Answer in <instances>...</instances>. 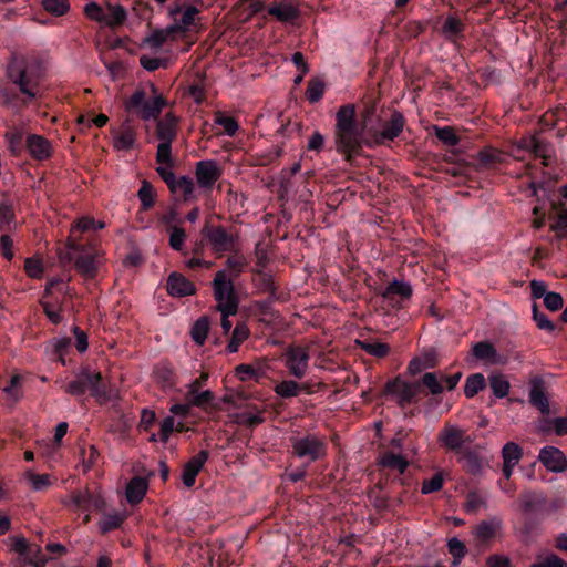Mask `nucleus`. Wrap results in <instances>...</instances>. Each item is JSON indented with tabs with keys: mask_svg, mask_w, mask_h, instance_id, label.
Instances as JSON below:
<instances>
[{
	"mask_svg": "<svg viewBox=\"0 0 567 567\" xmlns=\"http://www.w3.org/2000/svg\"><path fill=\"white\" fill-rule=\"evenodd\" d=\"M167 292L173 297H187L196 293L195 285L185 276L178 272H172L167 278Z\"/></svg>",
	"mask_w": 567,
	"mask_h": 567,
	"instance_id": "24",
	"label": "nucleus"
},
{
	"mask_svg": "<svg viewBox=\"0 0 567 567\" xmlns=\"http://www.w3.org/2000/svg\"><path fill=\"white\" fill-rule=\"evenodd\" d=\"M530 567H567V563L556 555H550Z\"/></svg>",
	"mask_w": 567,
	"mask_h": 567,
	"instance_id": "64",
	"label": "nucleus"
},
{
	"mask_svg": "<svg viewBox=\"0 0 567 567\" xmlns=\"http://www.w3.org/2000/svg\"><path fill=\"white\" fill-rule=\"evenodd\" d=\"M503 153L493 147H486L477 153V161L484 166H493L502 161Z\"/></svg>",
	"mask_w": 567,
	"mask_h": 567,
	"instance_id": "46",
	"label": "nucleus"
},
{
	"mask_svg": "<svg viewBox=\"0 0 567 567\" xmlns=\"http://www.w3.org/2000/svg\"><path fill=\"white\" fill-rule=\"evenodd\" d=\"M391 295H399L402 298H410L412 296V288L404 281L394 280L392 281L383 292V297Z\"/></svg>",
	"mask_w": 567,
	"mask_h": 567,
	"instance_id": "48",
	"label": "nucleus"
},
{
	"mask_svg": "<svg viewBox=\"0 0 567 567\" xmlns=\"http://www.w3.org/2000/svg\"><path fill=\"white\" fill-rule=\"evenodd\" d=\"M209 329L210 322L206 316H203L199 319H197L190 329V337L193 341L198 346H203L207 339Z\"/></svg>",
	"mask_w": 567,
	"mask_h": 567,
	"instance_id": "34",
	"label": "nucleus"
},
{
	"mask_svg": "<svg viewBox=\"0 0 567 567\" xmlns=\"http://www.w3.org/2000/svg\"><path fill=\"white\" fill-rule=\"evenodd\" d=\"M123 523V516L118 513L104 514L103 519L100 522V532L107 534L118 528Z\"/></svg>",
	"mask_w": 567,
	"mask_h": 567,
	"instance_id": "47",
	"label": "nucleus"
},
{
	"mask_svg": "<svg viewBox=\"0 0 567 567\" xmlns=\"http://www.w3.org/2000/svg\"><path fill=\"white\" fill-rule=\"evenodd\" d=\"M10 549L21 556H28L32 551V545L22 536L10 537Z\"/></svg>",
	"mask_w": 567,
	"mask_h": 567,
	"instance_id": "58",
	"label": "nucleus"
},
{
	"mask_svg": "<svg viewBox=\"0 0 567 567\" xmlns=\"http://www.w3.org/2000/svg\"><path fill=\"white\" fill-rule=\"evenodd\" d=\"M326 91V84L318 78L310 79L306 90V97L310 103L319 102Z\"/></svg>",
	"mask_w": 567,
	"mask_h": 567,
	"instance_id": "40",
	"label": "nucleus"
},
{
	"mask_svg": "<svg viewBox=\"0 0 567 567\" xmlns=\"http://www.w3.org/2000/svg\"><path fill=\"white\" fill-rule=\"evenodd\" d=\"M292 454L299 458L315 462L327 453V445L322 437L316 434H307L291 439Z\"/></svg>",
	"mask_w": 567,
	"mask_h": 567,
	"instance_id": "10",
	"label": "nucleus"
},
{
	"mask_svg": "<svg viewBox=\"0 0 567 567\" xmlns=\"http://www.w3.org/2000/svg\"><path fill=\"white\" fill-rule=\"evenodd\" d=\"M125 114L126 118L114 142L115 147L120 151H128L135 144V121L142 118V89L140 86L136 87L130 100L125 102Z\"/></svg>",
	"mask_w": 567,
	"mask_h": 567,
	"instance_id": "3",
	"label": "nucleus"
},
{
	"mask_svg": "<svg viewBox=\"0 0 567 567\" xmlns=\"http://www.w3.org/2000/svg\"><path fill=\"white\" fill-rule=\"evenodd\" d=\"M472 353L476 359L489 362L492 364L502 362L495 347L488 341H481L475 343L472 347Z\"/></svg>",
	"mask_w": 567,
	"mask_h": 567,
	"instance_id": "31",
	"label": "nucleus"
},
{
	"mask_svg": "<svg viewBox=\"0 0 567 567\" xmlns=\"http://www.w3.org/2000/svg\"><path fill=\"white\" fill-rule=\"evenodd\" d=\"M40 306L51 323L60 324L62 322V320H63V316L61 315L62 305L59 306V309H55V307L52 302L40 300Z\"/></svg>",
	"mask_w": 567,
	"mask_h": 567,
	"instance_id": "53",
	"label": "nucleus"
},
{
	"mask_svg": "<svg viewBox=\"0 0 567 567\" xmlns=\"http://www.w3.org/2000/svg\"><path fill=\"white\" fill-rule=\"evenodd\" d=\"M43 74L42 65L38 61H23L21 64H11L8 69V78L18 86L21 94L29 100H35L39 95V82Z\"/></svg>",
	"mask_w": 567,
	"mask_h": 567,
	"instance_id": "2",
	"label": "nucleus"
},
{
	"mask_svg": "<svg viewBox=\"0 0 567 567\" xmlns=\"http://www.w3.org/2000/svg\"><path fill=\"white\" fill-rule=\"evenodd\" d=\"M282 357L285 365L292 377L302 379L306 375L310 359L308 347L290 346Z\"/></svg>",
	"mask_w": 567,
	"mask_h": 567,
	"instance_id": "11",
	"label": "nucleus"
},
{
	"mask_svg": "<svg viewBox=\"0 0 567 567\" xmlns=\"http://www.w3.org/2000/svg\"><path fill=\"white\" fill-rule=\"evenodd\" d=\"M125 499L130 505H136L142 502V475H134V477L127 483L125 488Z\"/></svg>",
	"mask_w": 567,
	"mask_h": 567,
	"instance_id": "35",
	"label": "nucleus"
},
{
	"mask_svg": "<svg viewBox=\"0 0 567 567\" xmlns=\"http://www.w3.org/2000/svg\"><path fill=\"white\" fill-rule=\"evenodd\" d=\"M334 143L337 152L344 155L348 162L361 147V132L355 122L353 104L340 106L336 114Z\"/></svg>",
	"mask_w": 567,
	"mask_h": 567,
	"instance_id": "1",
	"label": "nucleus"
},
{
	"mask_svg": "<svg viewBox=\"0 0 567 567\" xmlns=\"http://www.w3.org/2000/svg\"><path fill=\"white\" fill-rule=\"evenodd\" d=\"M0 254L8 261H11L14 257L13 240L7 234L0 235Z\"/></svg>",
	"mask_w": 567,
	"mask_h": 567,
	"instance_id": "63",
	"label": "nucleus"
},
{
	"mask_svg": "<svg viewBox=\"0 0 567 567\" xmlns=\"http://www.w3.org/2000/svg\"><path fill=\"white\" fill-rule=\"evenodd\" d=\"M13 86H4L0 89V104L19 113L28 107L33 100H29L27 95H20Z\"/></svg>",
	"mask_w": 567,
	"mask_h": 567,
	"instance_id": "26",
	"label": "nucleus"
},
{
	"mask_svg": "<svg viewBox=\"0 0 567 567\" xmlns=\"http://www.w3.org/2000/svg\"><path fill=\"white\" fill-rule=\"evenodd\" d=\"M533 319L539 329L549 332L555 330V324L549 320V318L545 313L538 310L536 303L533 306Z\"/></svg>",
	"mask_w": 567,
	"mask_h": 567,
	"instance_id": "61",
	"label": "nucleus"
},
{
	"mask_svg": "<svg viewBox=\"0 0 567 567\" xmlns=\"http://www.w3.org/2000/svg\"><path fill=\"white\" fill-rule=\"evenodd\" d=\"M300 0L272 2L268 7V14L281 23H293L300 18Z\"/></svg>",
	"mask_w": 567,
	"mask_h": 567,
	"instance_id": "16",
	"label": "nucleus"
},
{
	"mask_svg": "<svg viewBox=\"0 0 567 567\" xmlns=\"http://www.w3.org/2000/svg\"><path fill=\"white\" fill-rule=\"evenodd\" d=\"M250 336L249 328L245 323H239L235 327L231 338L227 344V350L230 353L238 351L240 344L246 341Z\"/></svg>",
	"mask_w": 567,
	"mask_h": 567,
	"instance_id": "37",
	"label": "nucleus"
},
{
	"mask_svg": "<svg viewBox=\"0 0 567 567\" xmlns=\"http://www.w3.org/2000/svg\"><path fill=\"white\" fill-rule=\"evenodd\" d=\"M199 10L192 4L179 6L174 4L169 7V16L173 18L174 23L171 25L173 31L187 32L196 24L199 19Z\"/></svg>",
	"mask_w": 567,
	"mask_h": 567,
	"instance_id": "12",
	"label": "nucleus"
},
{
	"mask_svg": "<svg viewBox=\"0 0 567 567\" xmlns=\"http://www.w3.org/2000/svg\"><path fill=\"white\" fill-rule=\"evenodd\" d=\"M207 458L208 453L200 451L185 464L182 473V482L186 487H192L195 484L196 476L203 468Z\"/></svg>",
	"mask_w": 567,
	"mask_h": 567,
	"instance_id": "27",
	"label": "nucleus"
},
{
	"mask_svg": "<svg viewBox=\"0 0 567 567\" xmlns=\"http://www.w3.org/2000/svg\"><path fill=\"white\" fill-rule=\"evenodd\" d=\"M24 557L27 563L33 567H44L48 563V558L42 554V549L38 545H32V551Z\"/></svg>",
	"mask_w": 567,
	"mask_h": 567,
	"instance_id": "62",
	"label": "nucleus"
},
{
	"mask_svg": "<svg viewBox=\"0 0 567 567\" xmlns=\"http://www.w3.org/2000/svg\"><path fill=\"white\" fill-rule=\"evenodd\" d=\"M150 95L144 92V120L158 118L162 112L173 109L162 92L155 87L154 83L148 84Z\"/></svg>",
	"mask_w": 567,
	"mask_h": 567,
	"instance_id": "17",
	"label": "nucleus"
},
{
	"mask_svg": "<svg viewBox=\"0 0 567 567\" xmlns=\"http://www.w3.org/2000/svg\"><path fill=\"white\" fill-rule=\"evenodd\" d=\"M405 126V118L399 111H393L390 118L383 124L381 131H377L372 134V141L368 142L369 146L382 145L385 142L393 141L396 138Z\"/></svg>",
	"mask_w": 567,
	"mask_h": 567,
	"instance_id": "13",
	"label": "nucleus"
},
{
	"mask_svg": "<svg viewBox=\"0 0 567 567\" xmlns=\"http://www.w3.org/2000/svg\"><path fill=\"white\" fill-rule=\"evenodd\" d=\"M21 383V375L14 374L11 377L9 383L3 388V392L13 401V403L18 402L22 398V393L19 391Z\"/></svg>",
	"mask_w": 567,
	"mask_h": 567,
	"instance_id": "52",
	"label": "nucleus"
},
{
	"mask_svg": "<svg viewBox=\"0 0 567 567\" xmlns=\"http://www.w3.org/2000/svg\"><path fill=\"white\" fill-rule=\"evenodd\" d=\"M518 147L529 151L535 157L542 158L544 166H548L551 161V150L548 144L544 143L536 136L523 137L518 142Z\"/></svg>",
	"mask_w": 567,
	"mask_h": 567,
	"instance_id": "25",
	"label": "nucleus"
},
{
	"mask_svg": "<svg viewBox=\"0 0 567 567\" xmlns=\"http://www.w3.org/2000/svg\"><path fill=\"white\" fill-rule=\"evenodd\" d=\"M178 117L173 109L166 110L164 116L157 118L156 137L161 141L156 152L157 164H169L172 162V142L177 135Z\"/></svg>",
	"mask_w": 567,
	"mask_h": 567,
	"instance_id": "5",
	"label": "nucleus"
},
{
	"mask_svg": "<svg viewBox=\"0 0 567 567\" xmlns=\"http://www.w3.org/2000/svg\"><path fill=\"white\" fill-rule=\"evenodd\" d=\"M305 388L303 384H299L293 380H284L274 388V391L278 396L288 399L299 395Z\"/></svg>",
	"mask_w": 567,
	"mask_h": 567,
	"instance_id": "36",
	"label": "nucleus"
},
{
	"mask_svg": "<svg viewBox=\"0 0 567 567\" xmlns=\"http://www.w3.org/2000/svg\"><path fill=\"white\" fill-rule=\"evenodd\" d=\"M207 380H208V373L203 372L197 379H195L193 382H190L187 385L185 399L192 400V402L197 408H205L214 399V394L212 391H209V390L200 391V388L207 382Z\"/></svg>",
	"mask_w": 567,
	"mask_h": 567,
	"instance_id": "19",
	"label": "nucleus"
},
{
	"mask_svg": "<svg viewBox=\"0 0 567 567\" xmlns=\"http://www.w3.org/2000/svg\"><path fill=\"white\" fill-rule=\"evenodd\" d=\"M85 16L101 24L115 29L123 25L127 20V12L124 7L107 2L105 7L96 2H90L84 8Z\"/></svg>",
	"mask_w": 567,
	"mask_h": 567,
	"instance_id": "8",
	"label": "nucleus"
},
{
	"mask_svg": "<svg viewBox=\"0 0 567 567\" xmlns=\"http://www.w3.org/2000/svg\"><path fill=\"white\" fill-rule=\"evenodd\" d=\"M378 465L383 468L396 471L399 474H403L409 466V461L401 454L384 452L380 454Z\"/></svg>",
	"mask_w": 567,
	"mask_h": 567,
	"instance_id": "29",
	"label": "nucleus"
},
{
	"mask_svg": "<svg viewBox=\"0 0 567 567\" xmlns=\"http://www.w3.org/2000/svg\"><path fill=\"white\" fill-rule=\"evenodd\" d=\"M25 147L30 156L39 162L51 158L53 147L51 142L42 135L30 134L25 140Z\"/></svg>",
	"mask_w": 567,
	"mask_h": 567,
	"instance_id": "20",
	"label": "nucleus"
},
{
	"mask_svg": "<svg viewBox=\"0 0 567 567\" xmlns=\"http://www.w3.org/2000/svg\"><path fill=\"white\" fill-rule=\"evenodd\" d=\"M486 385L485 378L482 373H474L467 377L464 385V394L466 398L475 396Z\"/></svg>",
	"mask_w": 567,
	"mask_h": 567,
	"instance_id": "39",
	"label": "nucleus"
},
{
	"mask_svg": "<svg viewBox=\"0 0 567 567\" xmlns=\"http://www.w3.org/2000/svg\"><path fill=\"white\" fill-rule=\"evenodd\" d=\"M16 214L10 199L0 200V233L10 231L16 228Z\"/></svg>",
	"mask_w": 567,
	"mask_h": 567,
	"instance_id": "32",
	"label": "nucleus"
},
{
	"mask_svg": "<svg viewBox=\"0 0 567 567\" xmlns=\"http://www.w3.org/2000/svg\"><path fill=\"white\" fill-rule=\"evenodd\" d=\"M214 121L224 128L228 136H234L239 128L237 121L233 116H226L220 111L215 112Z\"/></svg>",
	"mask_w": 567,
	"mask_h": 567,
	"instance_id": "42",
	"label": "nucleus"
},
{
	"mask_svg": "<svg viewBox=\"0 0 567 567\" xmlns=\"http://www.w3.org/2000/svg\"><path fill=\"white\" fill-rule=\"evenodd\" d=\"M384 393L394 396L398 404L404 408L419 394V386L400 378H395L386 382Z\"/></svg>",
	"mask_w": 567,
	"mask_h": 567,
	"instance_id": "15",
	"label": "nucleus"
},
{
	"mask_svg": "<svg viewBox=\"0 0 567 567\" xmlns=\"http://www.w3.org/2000/svg\"><path fill=\"white\" fill-rule=\"evenodd\" d=\"M186 239V233L181 227H173L169 234V246L172 249L181 251Z\"/></svg>",
	"mask_w": 567,
	"mask_h": 567,
	"instance_id": "60",
	"label": "nucleus"
},
{
	"mask_svg": "<svg viewBox=\"0 0 567 567\" xmlns=\"http://www.w3.org/2000/svg\"><path fill=\"white\" fill-rule=\"evenodd\" d=\"M173 164V161L169 164H157V174L165 182L172 194L182 195L185 202L193 199L195 192V183L193 178L186 175L176 177L172 171Z\"/></svg>",
	"mask_w": 567,
	"mask_h": 567,
	"instance_id": "9",
	"label": "nucleus"
},
{
	"mask_svg": "<svg viewBox=\"0 0 567 567\" xmlns=\"http://www.w3.org/2000/svg\"><path fill=\"white\" fill-rule=\"evenodd\" d=\"M359 344L360 348L364 350L368 354L377 358H384L390 352V347L388 343L361 341L359 342Z\"/></svg>",
	"mask_w": 567,
	"mask_h": 567,
	"instance_id": "45",
	"label": "nucleus"
},
{
	"mask_svg": "<svg viewBox=\"0 0 567 567\" xmlns=\"http://www.w3.org/2000/svg\"><path fill=\"white\" fill-rule=\"evenodd\" d=\"M439 442L447 450H460L466 442H470L466 431L446 423L439 434Z\"/></svg>",
	"mask_w": 567,
	"mask_h": 567,
	"instance_id": "21",
	"label": "nucleus"
},
{
	"mask_svg": "<svg viewBox=\"0 0 567 567\" xmlns=\"http://www.w3.org/2000/svg\"><path fill=\"white\" fill-rule=\"evenodd\" d=\"M207 238L213 247V250L218 255L233 250L237 239L236 236L227 233L224 227L213 228L207 234Z\"/></svg>",
	"mask_w": 567,
	"mask_h": 567,
	"instance_id": "23",
	"label": "nucleus"
},
{
	"mask_svg": "<svg viewBox=\"0 0 567 567\" xmlns=\"http://www.w3.org/2000/svg\"><path fill=\"white\" fill-rule=\"evenodd\" d=\"M497 527L498 523L483 520L476 526L474 537L480 544H488L495 537Z\"/></svg>",
	"mask_w": 567,
	"mask_h": 567,
	"instance_id": "33",
	"label": "nucleus"
},
{
	"mask_svg": "<svg viewBox=\"0 0 567 567\" xmlns=\"http://www.w3.org/2000/svg\"><path fill=\"white\" fill-rule=\"evenodd\" d=\"M42 6L47 12L55 17H62L70 10L69 0H42Z\"/></svg>",
	"mask_w": 567,
	"mask_h": 567,
	"instance_id": "43",
	"label": "nucleus"
},
{
	"mask_svg": "<svg viewBox=\"0 0 567 567\" xmlns=\"http://www.w3.org/2000/svg\"><path fill=\"white\" fill-rule=\"evenodd\" d=\"M255 284L259 290L262 292L275 295L276 292V285L275 279L271 275L265 274V272H258L255 278Z\"/></svg>",
	"mask_w": 567,
	"mask_h": 567,
	"instance_id": "51",
	"label": "nucleus"
},
{
	"mask_svg": "<svg viewBox=\"0 0 567 567\" xmlns=\"http://www.w3.org/2000/svg\"><path fill=\"white\" fill-rule=\"evenodd\" d=\"M449 553L454 558V564L458 565L466 554V547L458 538H451L447 543Z\"/></svg>",
	"mask_w": 567,
	"mask_h": 567,
	"instance_id": "55",
	"label": "nucleus"
},
{
	"mask_svg": "<svg viewBox=\"0 0 567 567\" xmlns=\"http://www.w3.org/2000/svg\"><path fill=\"white\" fill-rule=\"evenodd\" d=\"M485 507V499L477 493H470L464 504V509L470 514H476Z\"/></svg>",
	"mask_w": 567,
	"mask_h": 567,
	"instance_id": "59",
	"label": "nucleus"
},
{
	"mask_svg": "<svg viewBox=\"0 0 567 567\" xmlns=\"http://www.w3.org/2000/svg\"><path fill=\"white\" fill-rule=\"evenodd\" d=\"M92 492L89 489H78L74 491L71 495L72 504L83 511V512H90V498H91Z\"/></svg>",
	"mask_w": 567,
	"mask_h": 567,
	"instance_id": "50",
	"label": "nucleus"
},
{
	"mask_svg": "<svg viewBox=\"0 0 567 567\" xmlns=\"http://www.w3.org/2000/svg\"><path fill=\"white\" fill-rule=\"evenodd\" d=\"M435 136L446 145L455 146L458 144L460 140L455 134L453 127L444 126V127H434Z\"/></svg>",
	"mask_w": 567,
	"mask_h": 567,
	"instance_id": "54",
	"label": "nucleus"
},
{
	"mask_svg": "<svg viewBox=\"0 0 567 567\" xmlns=\"http://www.w3.org/2000/svg\"><path fill=\"white\" fill-rule=\"evenodd\" d=\"M87 390L100 403H104L109 399L102 373L91 372L89 369H83L76 379L70 381L65 388V391L74 396L83 395Z\"/></svg>",
	"mask_w": 567,
	"mask_h": 567,
	"instance_id": "6",
	"label": "nucleus"
},
{
	"mask_svg": "<svg viewBox=\"0 0 567 567\" xmlns=\"http://www.w3.org/2000/svg\"><path fill=\"white\" fill-rule=\"evenodd\" d=\"M105 224L103 221H96L92 217H81L79 218L71 227L70 237L83 239L82 235L87 231L96 233L100 229H103Z\"/></svg>",
	"mask_w": 567,
	"mask_h": 567,
	"instance_id": "30",
	"label": "nucleus"
},
{
	"mask_svg": "<svg viewBox=\"0 0 567 567\" xmlns=\"http://www.w3.org/2000/svg\"><path fill=\"white\" fill-rule=\"evenodd\" d=\"M174 34L175 32L171 27L158 29L153 31L150 37L144 39V42L153 49H158L168 40L173 39Z\"/></svg>",
	"mask_w": 567,
	"mask_h": 567,
	"instance_id": "38",
	"label": "nucleus"
},
{
	"mask_svg": "<svg viewBox=\"0 0 567 567\" xmlns=\"http://www.w3.org/2000/svg\"><path fill=\"white\" fill-rule=\"evenodd\" d=\"M464 29L463 22L461 19L449 16L442 27V32L445 35H457L460 34Z\"/></svg>",
	"mask_w": 567,
	"mask_h": 567,
	"instance_id": "56",
	"label": "nucleus"
},
{
	"mask_svg": "<svg viewBox=\"0 0 567 567\" xmlns=\"http://www.w3.org/2000/svg\"><path fill=\"white\" fill-rule=\"evenodd\" d=\"M539 461L550 472L560 473L567 470L564 453L555 446L543 447L539 452Z\"/></svg>",
	"mask_w": 567,
	"mask_h": 567,
	"instance_id": "22",
	"label": "nucleus"
},
{
	"mask_svg": "<svg viewBox=\"0 0 567 567\" xmlns=\"http://www.w3.org/2000/svg\"><path fill=\"white\" fill-rule=\"evenodd\" d=\"M214 298L216 309L226 311V315H236L238 311V299L235 293L234 284L226 271H217L213 280Z\"/></svg>",
	"mask_w": 567,
	"mask_h": 567,
	"instance_id": "7",
	"label": "nucleus"
},
{
	"mask_svg": "<svg viewBox=\"0 0 567 567\" xmlns=\"http://www.w3.org/2000/svg\"><path fill=\"white\" fill-rule=\"evenodd\" d=\"M24 271L33 279H40L43 275L44 268L39 259L27 258L24 260Z\"/></svg>",
	"mask_w": 567,
	"mask_h": 567,
	"instance_id": "57",
	"label": "nucleus"
},
{
	"mask_svg": "<svg viewBox=\"0 0 567 567\" xmlns=\"http://www.w3.org/2000/svg\"><path fill=\"white\" fill-rule=\"evenodd\" d=\"M221 174V168L214 159L199 161L195 165L196 183L206 192H210L214 188Z\"/></svg>",
	"mask_w": 567,
	"mask_h": 567,
	"instance_id": "14",
	"label": "nucleus"
},
{
	"mask_svg": "<svg viewBox=\"0 0 567 567\" xmlns=\"http://www.w3.org/2000/svg\"><path fill=\"white\" fill-rule=\"evenodd\" d=\"M529 402L535 406L543 415H548L550 412V405L546 393V382L539 377L535 375L529 380Z\"/></svg>",
	"mask_w": 567,
	"mask_h": 567,
	"instance_id": "18",
	"label": "nucleus"
},
{
	"mask_svg": "<svg viewBox=\"0 0 567 567\" xmlns=\"http://www.w3.org/2000/svg\"><path fill=\"white\" fill-rule=\"evenodd\" d=\"M422 384L429 389L431 394L437 395L441 394L444 390L441 380V373L437 374L435 372H426L422 377Z\"/></svg>",
	"mask_w": 567,
	"mask_h": 567,
	"instance_id": "44",
	"label": "nucleus"
},
{
	"mask_svg": "<svg viewBox=\"0 0 567 567\" xmlns=\"http://www.w3.org/2000/svg\"><path fill=\"white\" fill-rule=\"evenodd\" d=\"M489 386L496 398H505L509 393L511 384L503 374H493L489 377Z\"/></svg>",
	"mask_w": 567,
	"mask_h": 567,
	"instance_id": "41",
	"label": "nucleus"
},
{
	"mask_svg": "<svg viewBox=\"0 0 567 567\" xmlns=\"http://www.w3.org/2000/svg\"><path fill=\"white\" fill-rule=\"evenodd\" d=\"M68 247L78 272L85 278H93L97 271L99 248L94 239L83 243L81 239L69 237Z\"/></svg>",
	"mask_w": 567,
	"mask_h": 567,
	"instance_id": "4",
	"label": "nucleus"
},
{
	"mask_svg": "<svg viewBox=\"0 0 567 567\" xmlns=\"http://www.w3.org/2000/svg\"><path fill=\"white\" fill-rule=\"evenodd\" d=\"M444 484V476L442 472L435 473L431 478L422 482L421 493L426 495L440 491Z\"/></svg>",
	"mask_w": 567,
	"mask_h": 567,
	"instance_id": "49",
	"label": "nucleus"
},
{
	"mask_svg": "<svg viewBox=\"0 0 567 567\" xmlns=\"http://www.w3.org/2000/svg\"><path fill=\"white\" fill-rule=\"evenodd\" d=\"M522 457L523 450L517 443L508 442L503 446V474L507 480L512 476L514 467L519 463Z\"/></svg>",
	"mask_w": 567,
	"mask_h": 567,
	"instance_id": "28",
	"label": "nucleus"
}]
</instances>
